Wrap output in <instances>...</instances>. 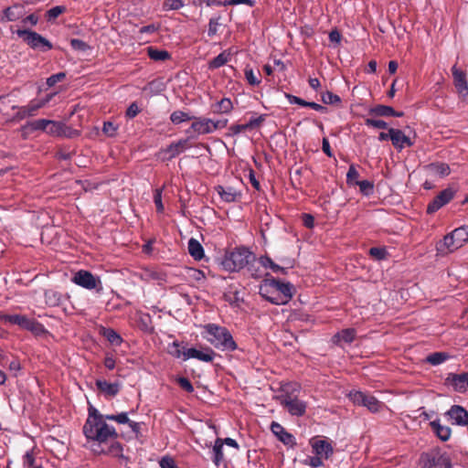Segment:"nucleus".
I'll return each mask as SVG.
<instances>
[{
    "label": "nucleus",
    "mask_w": 468,
    "mask_h": 468,
    "mask_svg": "<svg viewBox=\"0 0 468 468\" xmlns=\"http://www.w3.org/2000/svg\"><path fill=\"white\" fill-rule=\"evenodd\" d=\"M105 420V415L100 414L95 408L90 407L89 417L83 426V433L86 438L101 443H105L109 439H117V431Z\"/></svg>",
    "instance_id": "obj_1"
},
{
    "label": "nucleus",
    "mask_w": 468,
    "mask_h": 468,
    "mask_svg": "<svg viewBox=\"0 0 468 468\" xmlns=\"http://www.w3.org/2000/svg\"><path fill=\"white\" fill-rule=\"evenodd\" d=\"M468 242V226L463 225L446 234L436 243V251L446 256L463 247Z\"/></svg>",
    "instance_id": "obj_2"
},
{
    "label": "nucleus",
    "mask_w": 468,
    "mask_h": 468,
    "mask_svg": "<svg viewBox=\"0 0 468 468\" xmlns=\"http://www.w3.org/2000/svg\"><path fill=\"white\" fill-rule=\"evenodd\" d=\"M206 333L209 335L207 341L217 348L222 350L234 351L237 349V344L234 341L230 332L224 326L215 324L204 325Z\"/></svg>",
    "instance_id": "obj_3"
},
{
    "label": "nucleus",
    "mask_w": 468,
    "mask_h": 468,
    "mask_svg": "<svg viewBox=\"0 0 468 468\" xmlns=\"http://www.w3.org/2000/svg\"><path fill=\"white\" fill-rule=\"evenodd\" d=\"M255 256L245 248H238L227 254L221 264L229 271H238L243 269Z\"/></svg>",
    "instance_id": "obj_4"
},
{
    "label": "nucleus",
    "mask_w": 468,
    "mask_h": 468,
    "mask_svg": "<svg viewBox=\"0 0 468 468\" xmlns=\"http://www.w3.org/2000/svg\"><path fill=\"white\" fill-rule=\"evenodd\" d=\"M0 321L4 324H16L20 328L32 332L35 335H39L44 332L43 325L36 321L30 319L23 314H7L0 312Z\"/></svg>",
    "instance_id": "obj_5"
},
{
    "label": "nucleus",
    "mask_w": 468,
    "mask_h": 468,
    "mask_svg": "<svg viewBox=\"0 0 468 468\" xmlns=\"http://www.w3.org/2000/svg\"><path fill=\"white\" fill-rule=\"evenodd\" d=\"M16 33L32 49H38L45 52L53 48V45L48 39L35 31L29 29H17Z\"/></svg>",
    "instance_id": "obj_6"
},
{
    "label": "nucleus",
    "mask_w": 468,
    "mask_h": 468,
    "mask_svg": "<svg viewBox=\"0 0 468 468\" xmlns=\"http://www.w3.org/2000/svg\"><path fill=\"white\" fill-rule=\"evenodd\" d=\"M422 468H452V461L448 454L439 451L423 452L419 460Z\"/></svg>",
    "instance_id": "obj_7"
},
{
    "label": "nucleus",
    "mask_w": 468,
    "mask_h": 468,
    "mask_svg": "<svg viewBox=\"0 0 468 468\" xmlns=\"http://www.w3.org/2000/svg\"><path fill=\"white\" fill-rule=\"evenodd\" d=\"M72 282L88 290L96 289L97 292H101L102 290L100 278L95 277L89 271L80 270L77 271L72 277Z\"/></svg>",
    "instance_id": "obj_8"
},
{
    "label": "nucleus",
    "mask_w": 468,
    "mask_h": 468,
    "mask_svg": "<svg viewBox=\"0 0 468 468\" xmlns=\"http://www.w3.org/2000/svg\"><path fill=\"white\" fill-rule=\"evenodd\" d=\"M282 406H283L291 415L303 416L306 410V403L292 397L290 394L281 395L277 398Z\"/></svg>",
    "instance_id": "obj_9"
},
{
    "label": "nucleus",
    "mask_w": 468,
    "mask_h": 468,
    "mask_svg": "<svg viewBox=\"0 0 468 468\" xmlns=\"http://www.w3.org/2000/svg\"><path fill=\"white\" fill-rule=\"evenodd\" d=\"M349 398L355 404L367 407L372 412H378L382 407V403L375 397L361 391H351Z\"/></svg>",
    "instance_id": "obj_10"
},
{
    "label": "nucleus",
    "mask_w": 468,
    "mask_h": 468,
    "mask_svg": "<svg viewBox=\"0 0 468 468\" xmlns=\"http://www.w3.org/2000/svg\"><path fill=\"white\" fill-rule=\"evenodd\" d=\"M455 191L451 188H445L441 191L428 205L427 213L433 214L441 208L443 206L447 205L450 201H452L454 197Z\"/></svg>",
    "instance_id": "obj_11"
},
{
    "label": "nucleus",
    "mask_w": 468,
    "mask_h": 468,
    "mask_svg": "<svg viewBox=\"0 0 468 468\" xmlns=\"http://www.w3.org/2000/svg\"><path fill=\"white\" fill-rule=\"evenodd\" d=\"M51 96H48L46 100L41 101H30V103L27 106L19 107L18 112L14 116V120L21 121L26 117L34 116L36 112L42 108L48 101Z\"/></svg>",
    "instance_id": "obj_12"
},
{
    "label": "nucleus",
    "mask_w": 468,
    "mask_h": 468,
    "mask_svg": "<svg viewBox=\"0 0 468 468\" xmlns=\"http://www.w3.org/2000/svg\"><path fill=\"white\" fill-rule=\"evenodd\" d=\"M445 381L455 391L463 393L468 389V372L462 374L450 373Z\"/></svg>",
    "instance_id": "obj_13"
},
{
    "label": "nucleus",
    "mask_w": 468,
    "mask_h": 468,
    "mask_svg": "<svg viewBox=\"0 0 468 468\" xmlns=\"http://www.w3.org/2000/svg\"><path fill=\"white\" fill-rule=\"evenodd\" d=\"M452 424L465 426L468 424V411L459 405H453L446 412Z\"/></svg>",
    "instance_id": "obj_14"
},
{
    "label": "nucleus",
    "mask_w": 468,
    "mask_h": 468,
    "mask_svg": "<svg viewBox=\"0 0 468 468\" xmlns=\"http://www.w3.org/2000/svg\"><path fill=\"white\" fill-rule=\"evenodd\" d=\"M455 88L458 93L464 99H468V83L466 75L463 71L460 70L456 66L452 68Z\"/></svg>",
    "instance_id": "obj_15"
},
{
    "label": "nucleus",
    "mask_w": 468,
    "mask_h": 468,
    "mask_svg": "<svg viewBox=\"0 0 468 468\" xmlns=\"http://www.w3.org/2000/svg\"><path fill=\"white\" fill-rule=\"evenodd\" d=\"M223 298L230 305L239 307L243 303V291L237 285H229L223 294Z\"/></svg>",
    "instance_id": "obj_16"
},
{
    "label": "nucleus",
    "mask_w": 468,
    "mask_h": 468,
    "mask_svg": "<svg viewBox=\"0 0 468 468\" xmlns=\"http://www.w3.org/2000/svg\"><path fill=\"white\" fill-rule=\"evenodd\" d=\"M311 444L314 450V452L320 457H324L328 459L329 456L333 454V447L330 442L324 440H314L311 441Z\"/></svg>",
    "instance_id": "obj_17"
},
{
    "label": "nucleus",
    "mask_w": 468,
    "mask_h": 468,
    "mask_svg": "<svg viewBox=\"0 0 468 468\" xmlns=\"http://www.w3.org/2000/svg\"><path fill=\"white\" fill-rule=\"evenodd\" d=\"M191 129L199 134H207L213 132L212 120L207 118H197L194 116Z\"/></svg>",
    "instance_id": "obj_18"
},
{
    "label": "nucleus",
    "mask_w": 468,
    "mask_h": 468,
    "mask_svg": "<svg viewBox=\"0 0 468 468\" xmlns=\"http://www.w3.org/2000/svg\"><path fill=\"white\" fill-rule=\"evenodd\" d=\"M271 431L285 445L294 444L293 436L287 432L280 423L273 421L271 424Z\"/></svg>",
    "instance_id": "obj_19"
},
{
    "label": "nucleus",
    "mask_w": 468,
    "mask_h": 468,
    "mask_svg": "<svg viewBox=\"0 0 468 468\" xmlns=\"http://www.w3.org/2000/svg\"><path fill=\"white\" fill-rule=\"evenodd\" d=\"M261 263L265 267V268H270L271 269L272 271L274 272H278V271H281L282 273L283 274H286L287 271L286 270L287 269H290V268H292L293 267V260H285L283 261V263L285 264L284 267H282L278 264H276L270 257L268 256H265V257H261Z\"/></svg>",
    "instance_id": "obj_20"
},
{
    "label": "nucleus",
    "mask_w": 468,
    "mask_h": 468,
    "mask_svg": "<svg viewBox=\"0 0 468 468\" xmlns=\"http://www.w3.org/2000/svg\"><path fill=\"white\" fill-rule=\"evenodd\" d=\"M97 388L108 397H114L120 391V384L118 382L109 383L106 380L98 379L96 381Z\"/></svg>",
    "instance_id": "obj_21"
},
{
    "label": "nucleus",
    "mask_w": 468,
    "mask_h": 468,
    "mask_svg": "<svg viewBox=\"0 0 468 468\" xmlns=\"http://www.w3.org/2000/svg\"><path fill=\"white\" fill-rule=\"evenodd\" d=\"M356 331L354 328H346L343 329L342 331L336 333L333 338L332 341L334 344L340 346L342 342L350 344L354 341L356 337Z\"/></svg>",
    "instance_id": "obj_22"
},
{
    "label": "nucleus",
    "mask_w": 468,
    "mask_h": 468,
    "mask_svg": "<svg viewBox=\"0 0 468 468\" xmlns=\"http://www.w3.org/2000/svg\"><path fill=\"white\" fill-rule=\"evenodd\" d=\"M390 140L395 148L401 150L404 144L410 145V138L399 129L390 128Z\"/></svg>",
    "instance_id": "obj_23"
},
{
    "label": "nucleus",
    "mask_w": 468,
    "mask_h": 468,
    "mask_svg": "<svg viewBox=\"0 0 468 468\" xmlns=\"http://www.w3.org/2000/svg\"><path fill=\"white\" fill-rule=\"evenodd\" d=\"M430 425L440 440L447 441L450 439L452 434L451 429L448 426L441 425L439 420L431 421Z\"/></svg>",
    "instance_id": "obj_24"
},
{
    "label": "nucleus",
    "mask_w": 468,
    "mask_h": 468,
    "mask_svg": "<svg viewBox=\"0 0 468 468\" xmlns=\"http://www.w3.org/2000/svg\"><path fill=\"white\" fill-rule=\"evenodd\" d=\"M218 194L220 196L222 200L226 202H234L237 200L238 197H240V193L236 191L233 187L228 186L224 187L222 186H217L215 187Z\"/></svg>",
    "instance_id": "obj_25"
},
{
    "label": "nucleus",
    "mask_w": 468,
    "mask_h": 468,
    "mask_svg": "<svg viewBox=\"0 0 468 468\" xmlns=\"http://www.w3.org/2000/svg\"><path fill=\"white\" fill-rule=\"evenodd\" d=\"M233 110V103L229 98H223L211 105V112L215 114L229 113Z\"/></svg>",
    "instance_id": "obj_26"
},
{
    "label": "nucleus",
    "mask_w": 468,
    "mask_h": 468,
    "mask_svg": "<svg viewBox=\"0 0 468 468\" xmlns=\"http://www.w3.org/2000/svg\"><path fill=\"white\" fill-rule=\"evenodd\" d=\"M273 283L276 289L281 292L283 295L282 303H286L292 297L293 287L290 282H282L279 280H273Z\"/></svg>",
    "instance_id": "obj_27"
},
{
    "label": "nucleus",
    "mask_w": 468,
    "mask_h": 468,
    "mask_svg": "<svg viewBox=\"0 0 468 468\" xmlns=\"http://www.w3.org/2000/svg\"><path fill=\"white\" fill-rule=\"evenodd\" d=\"M395 114V110L391 106L378 104L368 111V115L372 117H388Z\"/></svg>",
    "instance_id": "obj_28"
},
{
    "label": "nucleus",
    "mask_w": 468,
    "mask_h": 468,
    "mask_svg": "<svg viewBox=\"0 0 468 468\" xmlns=\"http://www.w3.org/2000/svg\"><path fill=\"white\" fill-rule=\"evenodd\" d=\"M4 15L8 21L18 20L24 16V7L22 5H14L5 9Z\"/></svg>",
    "instance_id": "obj_29"
},
{
    "label": "nucleus",
    "mask_w": 468,
    "mask_h": 468,
    "mask_svg": "<svg viewBox=\"0 0 468 468\" xmlns=\"http://www.w3.org/2000/svg\"><path fill=\"white\" fill-rule=\"evenodd\" d=\"M188 252L196 261H200L204 257L202 245L193 238L188 241Z\"/></svg>",
    "instance_id": "obj_30"
},
{
    "label": "nucleus",
    "mask_w": 468,
    "mask_h": 468,
    "mask_svg": "<svg viewBox=\"0 0 468 468\" xmlns=\"http://www.w3.org/2000/svg\"><path fill=\"white\" fill-rule=\"evenodd\" d=\"M430 174L439 176H446L450 174V167L444 163H433L427 166Z\"/></svg>",
    "instance_id": "obj_31"
},
{
    "label": "nucleus",
    "mask_w": 468,
    "mask_h": 468,
    "mask_svg": "<svg viewBox=\"0 0 468 468\" xmlns=\"http://www.w3.org/2000/svg\"><path fill=\"white\" fill-rule=\"evenodd\" d=\"M147 55L154 61H165L171 58V55L166 50L157 49L152 46L146 48Z\"/></svg>",
    "instance_id": "obj_32"
},
{
    "label": "nucleus",
    "mask_w": 468,
    "mask_h": 468,
    "mask_svg": "<svg viewBox=\"0 0 468 468\" xmlns=\"http://www.w3.org/2000/svg\"><path fill=\"white\" fill-rule=\"evenodd\" d=\"M187 147V140L183 139L179 140L176 143L171 144L166 149L165 152L170 154V158H174L182 153Z\"/></svg>",
    "instance_id": "obj_33"
},
{
    "label": "nucleus",
    "mask_w": 468,
    "mask_h": 468,
    "mask_svg": "<svg viewBox=\"0 0 468 468\" xmlns=\"http://www.w3.org/2000/svg\"><path fill=\"white\" fill-rule=\"evenodd\" d=\"M65 128L64 123L48 120L47 133L52 136H60L65 133Z\"/></svg>",
    "instance_id": "obj_34"
},
{
    "label": "nucleus",
    "mask_w": 468,
    "mask_h": 468,
    "mask_svg": "<svg viewBox=\"0 0 468 468\" xmlns=\"http://www.w3.org/2000/svg\"><path fill=\"white\" fill-rule=\"evenodd\" d=\"M48 124V120L47 119H38L32 122H28L23 129L29 130L31 132L34 131H43L47 133V128Z\"/></svg>",
    "instance_id": "obj_35"
},
{
    "label": "nucleus",
    "mask_w": 468,
    "mask_h": 468,
    "mask_svg": "<svg viewBox=\"0 0 468 468\" xmlns=\"http://www.w3.org/2000/svg\"><path fill=\"white\" fill-rule=\"evenodd\" d=\"M230 57V53L228 51H223L219 55H218L216 58H214L212 60L208 62V68L210 69H215L222 67L225 65Z\"/></svg>",
    "instance_id": "obj_36"
},
{
    "label": "nucleus",
    "mask_w": 468,
    "mask_h": 468,
    "mask_svg": "<svg viewBox=\"0 0 468 468\" xmlns=\"http://www.w3.org/2000/svg\"><path fill=\"white\" fill-rule=\"evenodd\" d=\"M213 462L216 464V466H219L222 463L224 457H223V441L220 438H218L215 441V444L213 446Z\"/></svg>",
    "instance_id": "obj_37"
},
{
    "label": "nucleus",
    "mask_w": 468,
    "mask_h": 468,
    "mask_svg": "<svg viewBox=\"0 0 468 468\" xmlns=\"http://www.w3.org/2000/svg\"><path fill=\"white\" fill-rule=\"evenodd\" d=\"M449 358H450V356L447 353L435 352V353L429 355L426 357V361L432 366H438V365L442 364Z\"/></svg>",
    "instance_id": "obj_38"
},
{
    "label": "nucleus",
    "mask_w": 468,
    "mask_h": 468,
    "mask_svg": "<svg viewBox=\"0 0 468 468\" xmlns=\"http://www.w3.org/2000/svg\"><path fill=\"white\" fill-rule=\"evenodd\" d=\"M193 119L194 116H190L188 113L182 111H176L170 116L171 122L175 124H179L183 122L190 121Z\"/></svg>",
    "instance_id": "obj_39"
},
{
    "label": "nucleus",
    "mask_w": 468,
    "mask_h": 468,
    "mask_svg": "<svg viewBox=\"0 0 468 468\" xmlns=\"http://www.w3.org/2000/svg\"><path fill=\"white\" fill-rule=\"evenodd\" d=\"M103 335L111 344L115 346H120L122 341L120 335L112 328L105 329Z\"/></svg>",
    "instance_id": "obj_40"
},
{
    "label": "nucleus",
    "mask_w": 468,
    "mask_h": 468,
    "mask_svg": "<svg viewBox=\"0 0 468 468\" xmlns=\"http://www.w3.org/2000/svg\"><path fill=\"white\" fill-rule=\"evenodd\" d=\"M66 12V7L63 5H57L46 12V18L48 22L55 20L58 16Z\"/></svg>",
    "instance_id": "obj_41"
},
{
    "label": "nucleus",
    "mask_w": 468,
    "mask_h": 468,
    "mask_svg": "<svg viewBox=\"0 0 468 468\" xmlns=\"http://www.w3.org/2000/svg\"><path fill=\"white\" fill-rule=\"evenodd\" d=\"M105 454L112 455L113 457L122 458V446L120 442L114 441L105 451Z\"/></svg>",
    "instance_id": "obj_42"
},
{
    "label": "nucleus",
    "mask_w": 468,
    "mask_h": 468,
    "mask_svg": "<svg viewBox=\"0 0 468 468\" xmlns=\"http://www.w3.org/2000/svg\"><path fill=\"white\" fill-rule=\"evenodd\" d=\"M215 356V352L211 348H206V351L197 350L196 359L204 362H212Z\"/></svg>",
    "instance_id": "obj_43"
},
{
    "label": "nucleus",
    "mask_w": 468,
    "mask_h": 468,
    "mask_svg": "<svg viewBox=\"0 0 468 468\" xmlns=\"http://www.w3.org/2000/svg\"><path fill=\"white\" fill-rule=\"evenodd\" d=\"M369 255L378 260V261H381V260H384L386 259L387 255H388V252L386 250L385 248H379V247H372L369 249V251H368Z\"/></svg>",
    "instance_id": "obj_44"
},
{
    "label": "nucleus",
    "mask_w": 468,
    "mask_h": 468,
    "mask_svg": "<svg viewBox=\"0 0 468 468\" xmlns=\"http://www.w3.org/2000/svg\"><path fill=\"white\" fill-rule=\"evenodd\" d=\"M105 419L108 420H114L120 424H128L130 420L126 412H122L119 414H107L105 415Z\"/></svg>",
    "instance_id": "obj_45"
},
{
    "label": "nucleus",
    "mask_w": 468,
    "mask_h": 468,
    "mask_svg": "<svg viewBox=\"0 0 468 468\" xmlns=\"http://www.w3.org/2000/svg\"><path fill=\"white\" fill-rule=\"evenodd\" d=\"M322 101L325 104H337L341 102V99L338 95L326 91L322 94Z\"/></svg>",
    "instance_id": "obj_46"
},
{
    "label": "nucleus",
    "mask_w": 468,
    "mask_h": 468,
    "mask_svg": "<svg viewBox=\"0 0 468 468\" xmlns=\"http://www.w3.org/2000/svg\"><path fill=\"white\" fill-rule=\"evenodd\" d=\"M365 124L368 127H374L378 129H387L388 123L382 120H377L375 117L367 118L365 120Z\"/></svg>",
    "instance_id": "obj_47"
},
{
    "label": "nucleus",
    "mask_w": 468,
    "mask_h": 468,
    "mask_svg": "<svg viewBox=\"0 0 468 468\" xmlns=\"http://www.w3.org/2000/svg\"><path fill=\"white\" fill-rule=\"evenodd\" d=\"M70 46L73 49L83 52L87 51L90 48L85 41L78 38H72L70 40Z\"/></svg>",
    "instance_id": "obj_48"
},
{
    "label": "nucleus",
    "mask_w": 468,
    "mask_h": 468,
    "mask_svg": "<svg viewBox=\"0 0 468 468\" xmlns=\"http://www.w3.org/2000/svg\"><path fill=\"white\" fill-rule=\"evenodd\" d=\"M356 185H357L359 186L360 191L364 195H369L373 192L374 185L372 182H370L368 180H362L359 182H356Z\"/></svg>",
    "instance_id": "obj_49"
},
{
    "label": "nucleus",
    "mask_w": 468,
    "mask_h": 468,
    "mask_svg": "<svg viewBox=\"0 0 468 468\" xmlns=\"http://www.w3.org/2000/svg\"><path fill=\"white\" fill-rule=\"evenodd\" d=\"M359 174L357 170L356 169L354 165H351L349 166L348 172L346 174V183L348 185H356V179L358 178Z\"/></svg>",
    "instance_id": "obj_50"
},
{
    "label": "nucleus",
    "mask_w": 468,
    "mask_h": 468,
    "mask_svg": "<svg viewBox=\"0 0 468 468\" xmlns=\"http://www.w3.org/2000/svg\"><path fill=\"white\" fill-rule=\"evenodd\" d=\"M184 6L182 0H165L164 8L166 10H178Z\"/></svg>",
    "instance_id": "obj_51"
},
{
    "label": "nucleus",
    "mask_w": 468,
    "mask_h": 468,
    "mask_svg": "<svg viewBox=\"0 0 468 468\" xmlns=\"http://www.w3.org/2000/svg\"><path fill=\"white\" fill-rule=\"evenodd\" d=\"M154 202L155 204L157 212H159V213L164 212L165 208H164V205L162 202V188H157L154 190Z\"/></svg>",
    "instance_id": "obj_52"
},
{
    "label": "nucleus",
    "mask_w": 468,
    "mask_h": 468,
    "mask_svg": "<svg viewBox=\"0 0 468 468\" xmlns=\"http://www.w3.org/2000/svg\"><path fill=\"white\" fill-rule=\"evenodd\" d=\"M65 78V72H58L57 74H53L47 79V85L48 87H53L57 82L62 81Z\"/></svg>",
    "instance_id": "obj_53"
},
{
    "label": "nucleus",
    "mask_w": 468,
    "mask_h": 468,
    "mask_svg": "<svg viewBox=\"0 0 468 468\" xmlns=\"http://www.w3.org/2000/svg\"><path fill=\"white\" fill-rule=\"evenodd\" d=\"M168 353L174 357L179 358L183 355V352L180 349L179 343L175 341L171 345H169Z\"/></svg>",
    "instance_id": "obj_54"
},
{
    "label": "nucleus",
    "mask_w": 468,
    "mask_h": 468,
    "mask_svg": "<svg viewBox=\"0 0 468 468\" xmlns=\"http://www.w3.org/2000/svg\"><path fill=\"white\" fill-rule=\"evenodd\" d=\"M116 131H117V126L114 125L113 122H105L103 123V127H102V132L110 136V137H112L116 134Z\"/></svg>",
    "instance_id": "obj_55"
},
{
    "label": "nucleus",
    "mask_w": 468,
    "mask_h": 468,
    "mask_svg": "<svg viewBox=\"0 0 468 468\" xmlns=\"http://www.w3.org/2000/svg\"><path fill=\"white\" fill-rule=\"evenodd\" d=\"M219 16L215 18H210L208 23V31L207 34L209 37H213L218 32V27L219 26Z\"/></svg>",
    "instance_id": "obj_56"
},
{
    "label": "nucleus",
    "mask_w": 468,
    "mask_h": 468,
    "mask_svg": "<svg viewBox=\"0 0 468 468\" xmlns=\"http://www.w3.org/2000/svg\"><path fill=\"white\" fill-rule=\"evenodd\" d=\"M245 77L250 85H258L261 82L260 79L254 74L251 69H245Z\"/></svg>",
    "instance_id": "obj_57"
},
{
    "label": "nucleus",
    "mask_w": 468,
    "mask_h": 468,
    "mask_svg": "<svg viewBox=\"0 0 468 468\" xmlns=\"http://www.w3.org/2000/svg\"><path fill=\"white\" fill-rule=\"evenodd\" d=\"M177 383L179 384L180 388L186 390V392L191 393L194 391L193 385L191 384L188 378L183 377L179 378Z\"/></svg>",
    "instance_id": "obj_58"
},
{
    "label": "nucleus",
    "mask_w": 468,
    "mask_h": 468,
    "mask_svg": "<svg viewBox=\"0 0 468 468\" xmlns=\"http://www.w3.org/2000/svg\"><path fill=\"white\" fill-rule=\"evenodd\" d=\"M161 468H178L171 457H164L160 461Z\"/></svg>",
    "instance_id": "obj_59"
},
{
    "label": "nucleus",
    "mask_w": 468,
    "mask_h": 468,
    "mask_svg": "<svg viewBox=\"0 0 468 468\" xmlns=\"http://www.w3.org/2000/svg\"><path fill=\"white\" fill-rule=\"evenodd\" d=\"M285 97L291 103H295L303 107H306L307 101L292 94L285 93Z\"/></svg>",
    "instance_id": "obj_60"
},
{
    "label": "nucleus",
    "mask_w": 468,
    "mask_h": 468,
    "mask_svg": "<svg viewBox=\"0 0 468 468\" xmlns=\"http://www.w3.org/2000/svg\"><path fill=\"white\" fill-rule=\"evenodd\" d=\"M306 464H309L313 468H317L323 465L322 457L319 455L309 457V460L305 462Z\"/></svg>",
    "instance_id": "obj_61"
},
{
    "label": "nucleus",
    "mask_w": 468,
    "mask_h": 468,
    "mask_svg": "<svg viewBox=\"0 0 468 468\" xmlns=\"http://www.w3.org/2000/svg\"><path fill=\"white\" fill-rule=\"evenodd\" d=\"M23 463L26 468H31L35 464V458L32 452H27L23 458Z\"/></svg>",
    "instance_id": "obj_62"
},
{
    "label": "nucleus",
    "mask_w": 468,
    "mask_h": 468,
    "mask_svg": "<svg viewBox=\"0 0 468 468\" xmlns=\"http://www.w3.org/2000/svg\"><path fill=\"white\" fill-rule=\"evenodd\" d=\"M140 112L139 107L135 102H133L126 111V116L134 118Z\"/></svg>",
    "instance_id": "obj_63"
},
{
    "label": "nucleus",
    "mask_w": 468,
    "mask_h": 468,
    "mask_svg": "<svg viewBox=\"0 0 468 468\" xmlns=\"http://www.w3.org/2000/svg\"><path fill=\"white\" fill-rule=\"evenodd\" d=\"M303 222L304 227L312 229L314 225V218L311 214H303Z\"/></svg>",
    "instance_id": "obj_64"
}]
</instances>
